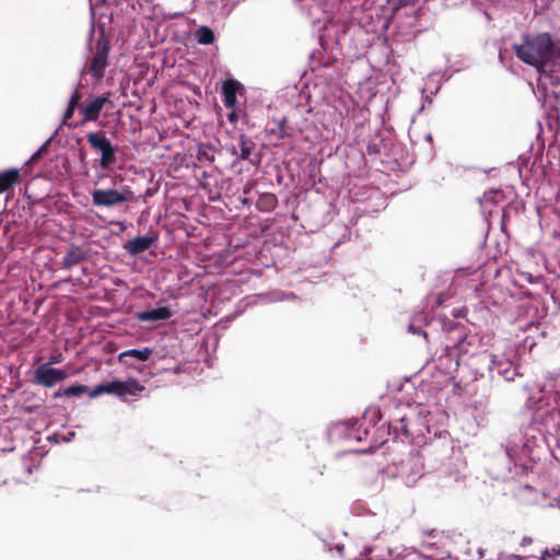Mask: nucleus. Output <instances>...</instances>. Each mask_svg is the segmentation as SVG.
Wrapping results in <instances>:
<instances>
[{"mask_svg":"<svg viewBox=\"0 0 560 560\" xmlns=\"http://www.w3.org/2000/svg\"><path fill=\"white\" fill-rule=\"evenodd\" d=\"M515 55L523 62L534 66L537 71L550 78L551 84L560 80V40H553L548 33L524 36V43L514 45Z\"/></svg>","mask_w":560,"mask_h":560,"instance_id":"f257e3e1","label":"nucleus"},{"mask_svg":"<svg viewBox=\"0 0 560 560\" xmlns=\"http://www.w3.org/2000/svg\"><path fill=\"white\" fill-rule=\"evenodd\" d=\"M144 389L145 387L136 378H128L127 381L117 380L97 385L90 392V397L95 398L102 394H110L126 401L127 397L139 396Z\"/></svg>","mask_w":560,"mask_h":560,"instance_id":"f03ea898","label":"nucleus"},{"mask_svg":"<svg viewBox=\"0 0 560 560\" xmlns=\"http://www.w3.org/2000/svg\"><path fill=\"white\" fill-rule=\"evenodd\" d=\"M93 57L88 67V73L94 79L101 80L105 75V70L109 65L108 57L110 50L109 38L104 31H102L96 38L93 47Z\"/></svg>","mask_w":560,"mask_h":560,"instance_id":"7ed1b4c3","label":"nucleus"},{"mask_svg":"<svg viewBox=\"0 0 560 560\" xmlns=\"http://www.w3.org/2000/svg\"><path fill=\"white\" fill-rule=\"evenodd\" d=\"M85 138L90 147L101 153L100 167L103 170L112 168L117 162L116 148L112 144L105 132H89Z\"/></svg>","mask_w":560,"mask_h":560,"instance_id":"20e7f679","label":"nucleus"},{"mask_svg":"<svg viewBox=\"0 0 560 560\" xmlns=\"http://www.w3.org/2000/svg\"><path fill=\"white\" fill-rule=\"evenodd\" d=\"M133 198V191L127 186L121 190L109 188L94 189L92 191V202L95 207H114L126 201H132Z\"/></svg>","mask_w":560,"mask_h":560,"instance_id":"39448f33","label":"nucleus"},{"mask_svg":"<svg viewBox=\"0 0 560 560\" xmlns=\"http://www.w3.org/2000/svg\"><path fill=\"white\" fill-rule=\"evenodd\" d=\"M67 377V372L48 366V364H40L35 370L33 382L44 387H52L54 385L66 380Z\"/></svg>","mask_w":560,"mask_h":560,"instance_id":"423d86ee","label":"nucleus"},{"mask_svg":"<svg viewBox=\"0 0 560 560\" xmlns=\"http://www.w3.org/2000/svg\"><path fill=\"white\" fill-rule=\"evenodd\" d=\"M242 89V84L234 80L228 79L222 84L223 104L226 108L233 109L236 105V95Z\"/></svg>","mask_w":560,"mask_h":560,"instance_id":"0eeeda50","label":"nucleus"},{"mask_svg":"<svg viewBox=\"0 0 560 560\" xmlns=\"http://www.w3.org/2000/svg\"><path fill=\"white\" fill-rule=\"evenodd\" d=\"M109 100L105 96H97L93 101H91L86 106L81 107L80 112L83 115L85 121H95L100 117V113L102 112L104 105L108 103Z\"/></svg>","mask_w":560,"mask_h":560,"instance_id":"6e6552de","label":"nucleus"},{"mask_svg":"<svg viewBox=\"0 0 560 560\" xmlns=\"http://www.w3.org/2000/svg\"><path fill=\"white\" fill-rule=\"evenodd\" d=\"M88 258V253L77 245H71L62 258L61 266L63 269H72L74 266L84 261Z\"/></svg>","mask_w":560,"mask_h":560,"instance_id":"1a4fd4ad","label":"nucleus"},{"mask_svg":"<svg viewBox=\"0 0 560 560\" xmlns=\"http://www.w3.org/2000/svg\"><path fill=\"white\" fill-rule=\"evenodd\" d=\"M393 429L394 438L397 439L399 436L411 440L413 439V431L410 428V418L407 416L400 417L395 424H388V434H390V430Z\"/></svg>","mask_w":560,"mask_h":560,"instance_id":"9d476101","label":"nucleus"},{"mask_svg":"<svg viewBox=\"0 0 560 560\" xmlns=\"http://www.w3.org/2000/svg\"><path fill=\"white\" fill-rule=\"evenodd\" d=\"M152 353H153V350L149 347H145L143 349H129V350L121 352L118 355L117 361L120 364L130 366L131 363L128 360L129 358H135L139 361H147L150 359Z\"/></svg>","mask_w":560,"mask_h":560,"instance_id":"9b49d317","label":"nucleus"},{"mask_svg":"<svg viewBox=\"0 0 560 560\" xmlns=\"http://www.w3.org/2000/svg\"><path fill=\"white\" fill-rule=\"evenodd\" d=\"M154 240L150 236H137L125 244V249L131 255H138L149 249Z\"/></svg>","mask_w":560,"mask_h":560,"instance_id":"f8f14e48","label":"nucleus"},{"mask_svg":"<svg viewBox=\"0 0 560 560\" xmlns=\"http://www.w3.org/2000/svg\"><path fill=\"white\" fill-rule=\"evenodd\" d=\"M172 316V312L166 306H160L153 310L140 312L137 318L141 322H159L168 319Z\"/></svg>","mask_w":560,"mask_h":560,"instance_id":"ddd939ff","label":"nucleus"},{"mask_svg":"<svg viewBox=\"0 0 560 560\" xmlns=\"http://www.w3.org/2000/svg\"><path fill=\"white\" fill-rule=\"evenodd\" d=\"M21 182V174L18 168H9L0 172V194L9 190Z\"/></svg>","mask_w":560,"mask_h":560,"instance_id":"4468645a","label":"nucleus"},{"mask_svg":"<svg viewBox=\"0 0 560 560\" xmlns=\"http://www.w3.org/2000/svg\"><path fill=\"white\" fill-rule=\"evenodd\" d=\"M255 147H256L255 142L250 138H248L246 135L242 133L238 139L240 153H237L234 150L233 154H237V158L240 160H248L253 150L255 149Z\"/></svg>","mask_w":560,"mask_h":560,"instance_id":"2eb2a0df","label":"nucleus"},{"mask_svg":"<svg viewBox=\"0 0 560 560\" xmlns=\"http://www.w3.org/2000/svg\"><path fill=\"white\" fill-rule=\"evenodd\" d=\"M89 392V387L86 385H71L65 389H59L55 393V397H72V396H81Z\"/></svg>","mask_w":560,"mask_h":560,"instance_id":"dca6fc26","label":"nucleus"},{"mask_svg":"<svg viewBox=\"0 0 560 560\" xmlns=\"http://www.w3.org/2000/svg\"><path fill=\"white\" fill-rule=\"evenodd\" d=\"M277 206V198L272 194H267L258 199L257 208L261 211H271Z\"/></svg>","mask_w":560,"mask_h":560,"instance_id":"f3484780","label":"nucleus"},{"mask_svg":"<svg viewBox=\"0 0 560 560\" xmlns=\"http://www.w3.org/2000/svg\"><path fill=\"white\" fill-rule=\"evenodd\" d=\"M198 43L202 45H210L214 42V33L208 26H201L197 30Z\"/></svg>","mask_w":560,"mask_h":560,"instance_id":"a211bd4d","label":"nucleus"},{"mask_svg":"<svg viewBox=\"0 0 560 560\" xmlns=\"http://www.w3.org/2000/svg\"><path fill=\"white\" fill-rule=\"evenodd\" d=\"M197 159L199 162H212L214 160L213 154H209V152L206 149H199L197 153Z\"/></svg>","mask_w":560,"mask_h":560,"instance_id":"6ab92c4d","label":"nucleus"},{"mask_svg":"<svg viewBox=\"0 0 560 560\" xmlns=\"http://www.w3.org/2000/svg\"><path fill=\"white\" fill-rule=\"evenodd\" d=\"M50 140L46 141V143H44L30 159L28 163H34L36 162L42 155L43 153L47 150V147L49 144Z\"/></svg>","mask_w":560,"mask_h":560,"instance_id":"aec40b11","label":"nucleus"},{"mask_svg":"<svg viewBox=\"0 0 560 560\" xmlns=\"http://www.w3.org/2000/svg\"><path fill=\"white\" fill-rule=\"evenodd\" d=\"M500 365H501V361L498 359V357L494 354H490V364H489L490 371H492V372L498 371L500 373V371H499Z\"/></svg>","mask_w":560,"mask_h":560,"instance_id":"412c9836","label":"nucleus"},{"mask_svg":"<svg viewBox=\"0 0 560 560\" xmlns=\"http://www.w3.org/2000/svg\"><path fill=\"white\" fill-rule=\"evenodd\" d=\"M542 555L547 558H555L560 556V545L557 547H552L551 549L544 550Z\"/></svg>","mask_w":560,"mask_h":560,"instance_id":"4be33fe9","label":"nucleus"},{"mask_svg":"<svg viewBox=\"0 0 560 560\" xmlns=\"http://www.w3.org/2000/svg\"><path fill=\"white\" fill-rule=\"evenodd\" d=\"M81 98V94L78 90L74 91V93L71 95L70 101L68 103V106L77 107L79 101Z\"/></svg>","mask_w":560,"mask_h":560,"instance_id":"5701e85b","label":"nucleus"},{"mask_svg":"<svg viewBox=\"0 0 560 560\" xmlns=\"http://www.w3.org/2000/svg\"><path fill=\"white\" fill-rule=\"evenodd\" d=\"M62 359H63V357L61 353L52 354L49 357V360L46 364H48V366H51L52 364L60 363L62 361Z\"/></svg>","mask_w":560,"mask_h":560,"instance_id":"b1692460","label":"nucleus"},{"mask_svg":"<svg viewBox=\"0 0 560 560\" xmlns=\"http://www.w3.org/2000/svg\"><path fill=\"white\" fill-rule=\"evenodd\" d=\"M74 110H75L74 107H71V106L67 107L65 115H63V124H66L73 116Z\"/></svg>","mask_w":560,"mask_h":560,"instance_id":"393cba45","label":"nucleus"},{"mask_svg":"<svg viewBox=\"0 0 560 560\" xmlns=\"http://www.w3.org/2000/svg\"><path fill=\"white\" fill-rule=\"evenodd\" d=\"M231 112L228 114V119L231 124H235L238 119V115L235 110V107L233 109H230Z\"/></svg>","mask_w":560,"mask_h":560,"instance_id":"a878e982","label":"nucleus"},{"mask_svg":"<svg viewBox=\"0 0 560 560\" xmlns=\"http://www.w3.org/2000/svg\"><path fill=\"white\" fill-rule=\"evenodd\" d=\"M532 542H533L532 537H529V536H524V537L522 538L521 546H528V545H530Z\"/></svg>","mask_w":560,"mask_h":560,"instance_id":"bb28decb","label":"nucleus"},{"mask_svg":"<svg viewBox=\"0 0 560 560\" xmlns=\"http://www.w3.org/2000/svg\"><path fill=\"white\" fill-rule=\"evenodd\" d=\"M80 159H81V161H83L85 159V153L82 151L80 152Z\"/></svg>","mask_w":560,"mask_h":560,"instance_id":"cd10ccee","label":"nucleus"},{"mask_svg":"<svg viewBox=\"0 0 560 560\" xmlns=\"http://www.w3.org/2000/svg\"><path fill=\"white\" fill-rule=\"evenodd\" d=\"M547 559H548L547 557H545L544 555H541L540 560H547Z\"/></svg>","mask_w":560,"mask_h":560,"instance_id":"c85d7f7f","label":"nucleus"}]
</instances>
